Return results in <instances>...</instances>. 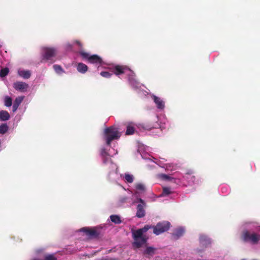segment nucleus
I'll use <instances>...</instances> for the list:
<instances>
[{"label": "nucleus", "mask_w": 260, "mask_h": 260, "mask_svg": "<svg viewBox=\"0 0 260 260\" xmlns=\"http://www.w3.org/2000/svg\"><path fill=\"white\" fill-rule=\"evenodd\" d=\"M80 54L82 57L87 60L89 62L94 64L99 69H110L112 72L120 78L127 77L128 82L131 86L135 90H139L141 88L142 85L135 78V73L129 68L123 66L115 65L111 66L105 62L101 57L98 55H90L89 53L81 51Z\"/></svg>", "instance_id": "2"}, {"label": "nucleus", "mask_w": 260, "mask_h": 260, "mask_svg": "<svg viewBox=\"0 0 260 260\" xmlns=\"http://www.w3.org/2000/svg\"><path fill=\"white\" fill-rule=\"evenodd\" d=\"M4 105L6 107H10L12 105V99L8 95H6L4 97Z\"/></svg>", "instance_id": "27"}, {"label": "nucleus", "mask_w": 260, "mask_h": 260, "mask_svg": "<svg viewBox=\"0 0 260 260\" xmlns=\"http://www.w3.org/2000/svg\"><path fill=\"white\" fill-rule=\"evenodd\" d=\"M57 48L54 47L44 46L41 48V55L42 59L49 60L54 57L57 53Z\"/></svg>", "instance_id": "6"}, {"label": "nucleus", "mask_w": 260, "mask_h": 260, "mask_svg": "<svg viewBox=\"0 0 260 260\" xmlns=\"http://www.w3.org/2000/svg\"><path fill=\"white\" fill-rule=\"evenodd\" d=\"M18 75L24 79L30 78L31 76V72L29 70L19 69L17 71Z\"/></svg>", "instance_id": "17"}, {"label": "nucleus", "mask_w": 260, "mask_h": 260, "mask_svg": "<svg viewBox=\"0 0 260 260\" xmlns=\"http://www.w3.org/2000/svg\"><path fill=\"white\" fill-rule=\"evenodd\" d=\"M135 197V195H133L132 196V199L133 200V203L135 204L138 202H140V204L137 206L136 216L139 218L143 217L145 215L144 207L146 206V204L142 199L139 197H137L136 199H134Z\"/></svg>", "instance_id": "9"}, {"label": "nucleus", "mask_w": 260, "mask_h": 260, "mask_svg": "<svg viewBox=\"0 0 260 260\" xmlns=\"http://www.w3.org/2000/svg\"><path fill=\"white\" fill-rule=\"evenodd\" d=\"M166 122H167V120H165L164 122L160 123V124H159L157 122H155L153 123L149 122L145 125L144 128L147 130H151L155 128L157 131H160L167 128Z\"/></svg>", "instance_id": "11"}, {"label": "nucleus", "mask_w": 260, "mask_h": 260, "mask_svg": "<svg viewBox=\"0 0 260 260\" xmlns=\"http://www.w3.org/2000/svg\"><path fill=\"white\" fill-rule=\"evenodd\" d=\"M135 187L136 189L137 190V192L133 194L132 195V196L133 195H135V197H134V199H136V198L138 197V195H137V193H138V192L139 191H140L141 192H144L146 188H145V185L142 183H136L135 185Z\"/></svg>", "instance_id": "19"}, {"label": "nucleus", "mask_w": 260, "mask_h": 260, "mask_svg": "<svg viewBox=\"0 0 260 260\" xmlns=\"http://www.w3.org/2000/svg\"><path fill=\"white\" fill-rule=\"evenodd\" d=\"M44 260H56V258L52 254L47 255L44 257Z\"/></svg>", "instance_id": "33"}, {"label": "nucleus", "mask_w": 260, "mask_h": 260, "mask_svg": "<svg viewBox=\"0 0 260 260\" xmlns=\"http://www.w3.org/2000/svg\"><path fill=\"white\" fill-rule=\"evenodd\" d=\"M100 75L103 77L108 78H110L111 77V76L112 75V74H111L110 73H109L107 71H104V72H101L100 73Z\"/></svg>", "instance_id": "32"}, {"label": "nucleus", "mask_w": 260, "mask_h": 260, "mask_svg": "<svg viewBox=\"0 0 260 260\" xmlns=\"http://www.w3.org/2000/svg\"><path fill=\"white\" fill-rule=\"evenodd\" d=\"M31 260H42V259L38 258H34Z\"/></svg>", "instance_id": "36"}, {"label": "nucleus", "mask_w": 260, "mask_h": 260, "mask_svg": "<svg viewBox=\"0 0 260 260\" xmlns=\"http://www.w3.org/2000/svg\"><path fill=\"white\" fill-rule=\"evenodd\" d=\"M135 131V124L133 122L129 123L126 126L125 134L126 135H133Z\"/></svg>", "instance_id": "23"}, {"label": "nucleus", "mask_w": 260, "mask_h": 260, "mask_svg": "<svg viewBox=\"0 0 260 260\" xmlns=\"http://www.w3.org/2000/svg\"><path fill=\"white\" fill-rule=\"evenodd\" d=\"M155 253V248L152 247H147L144 252V254L148 256H152Z\"/></svg>", "instance_id": "29"}, {"label": "nucleus", "mask_w": 260, "mask_h": 260, "mask_svg": "<svg viewBox=\"0 0 260 260\" xmlns=\"http://www.w3.org/2000/svg\"><path fill=\"white\" fill-rule=\"evenodd\" d=\"M13 87L21 92H25L28 88V84L22 81H17L13 84Z\"/></svg>", "instance_id": "13"}, {"label": "nucleus", "mask_w": 260, "mask_h": 260, "mask_svg": "<svg viewBox=\"0 0 260 260\" xmlns=\"http://www.w3.org/2000/svg\"><path fill=\"white\" fill-rule=\"evenodd\" d=\"M178 175V172H175L171 174L160 173L157 175V178L160 180L170 181L177 185L180 182Z\"/></svg>", "instance_id": "7"}, {"label": "nucleus", "mask_w": 260, "mask_h": 260, "mask_svg": "<svg viewBox=\"0 0 260 260\" xmlns=\"http://www.w3.org/2000/svg\"><path fill=\"white\" fill-rule=\"evenodd\" d=\"M103 260H117L115 258H106V259H104Z\"/></svg>", "instance_id": "35"}, {"label": "nucleus", "mask_w": 260, "mask_h": 260, "mask_svg": "<svg viewBox=\"0 0 260 260\" xmlns=\"http://www.w3.org/2000/svg\"><path fill=\"white\" fill-rule=\"evenodd\" d=\"M151 97L155 104L157 110L159 112L163 111L165 108V100L162 98L157 96L153 94L151 95Z\"/></svg>", "instance_id": "10"}, {"label": "nucleus", "mask_w": 260, "mask_h": 260, "mask_svg": "<svg viewBox=\"0 0 260 260\" xmlns=\"http://www.w3.org/2000/svg\"><path fill=\"white\" fill-rule=\"evenodd\" d=\"M88 67L84 63L80 62L77 65V70L81 74H85L88 70Z\"/></svg>", "instance_id": "22"}, {"label": "nucleus", "mask_w": 260, "mask_h": 260, "mask_svg": "<svg viewBox=\"0 0 260 260\" xmlns=\"http://www.w3.org/2000/svg\"><path fill=\"white\" fill-rule=\"evenodd\" d=\"M111 221L115 224H120L121 223L120 217L117 215H112L110 216Z\"/></svg>", "instance_id": "26"}, {"label": "nucleus", "mask_w": 260, "mask_h": 260, "mask_svg": "<svg viewBox=\"0 0 260 260\" xmlns=\"http://www.w3.org/2000/svg\"><path fill=\"white\" fill-rule=\"evenodd\" d=\"M259 227L260 225L256 222L246 223L241 234L242 240L253 245L257 244L260 241Z\"/></svg>", "instance_id": "4"}, {"label": "nucleus", "mask_w": 260, "mask_h": 260, "mask_svg": "<svg viewBox=\"0 0 260 260\" xmlns=\"http://www.w3.org/2000/svg\"><path fill=\"white\" fill-rule=\"evenodd\" d=\"M252 260H257V259H252Z\"/></svg>", "instance_id": "38"}, {"label": "nucleus", "mask_w": 260, "mask_h": 260, "mask_svg": "<svg viewBox=\"0 0 260 260\" xmlns=\"http://www.w3.org/2000/svg\"><path fill=\"white\" fill-rule=\"evenodd\" d=\"M170 222L168 221H162L158 223L156 226H151L146 225L144 228L132 231V236L134 239L133 245L135 248H138L146 245L147 238L144 234L149 229H153V233L158 235L167 231L170 227Z\"/></svg>", "instance_id": "3"}, {"label": "nucleus", "mask_w": 260, "mask_h": 260, "mask_svg": "<svg viewBox=\"0 0 260 260\" xmlns=\"http://www.w3.org/2000/svg\"><path fill=\"white\" fill-rule=\"evenodd\" d=\"M178 176L179 179L180 183H177V185L180 186H187L192 185L196 183V177L193 175L192 172L190 171L186 172L185 174H182L178 172Z\"/></svg>", "instance_id": "5"}, {"label": "nucleus", "mask_w": 260, "mask_h": 260, "mask_svg": "<svg viewBox=\"0 0 260 260\" xmlns=\"http://www.w3.org/2000/svg\"><path fill=\"white\" fill-rule=\"evenodd\" d=\"M185 233V228L182 226L176 228L172 234V238L174 240H177L182 237Z\"/></svg>", "instance_id": "15"}, {"label": "nucleus", "mask_w": 260, "mask_h": 260, "mask_svg": "<svg viewBox=\"0 0 260 260\" xmlns=\"http://www.w3.org/2000/svg\"><path fill=\"white\" fill-rule=\"evenodd\" d=\"M127 198L126 197H122L120 199V201L121 203H125L127 200Z\"/></svg>", "instance_id": "34"}, {"label": "nucleus", "mask_w": 260, "mask_h": 260, "mask_svg": "<svg viewBox=\"0 0 260 260\" xmlns=\"http://www.w3.org/2000/svg\"><path fill=\"white\" fill-rule=\"evenodd\" d=\"M9 73V69L8 68H5L2 69L0 71V77H4L6 76Z\"/></svg>", "instance_id": "31"}, {"label": "nucleus", "mask_w": 260, "mask_h": 260, "mask_svg": "<svg viewBox=\"0 0 260 260\" xmlns=\"http://www.w3.org/2000/svg\"><path fill=\"white\" fill-rule=\"evenodd\" d=\"M199 241L201 245L203 246H207L211 243V239L206 235L201 234L199 237Z\"/></svg>", "instance_id": "16"}, {"label": "nucleus", "mask_w": 260, "mask_h": 260, "mask_svg": "<svg viewBox=\"0 0 260 260\" xmlns=\"http://www.w3.org/2000/svg\"><path fill=\"white\" fill-rule=\"evenodd\" d=\"M121 133L122 131L115 126L106 128L104 131V139L106 145L105 147L101 149L100 154L102 165L108 170V177L112 181H116L118 179L119 175L118 173L117 165L111 159V157L118 153L117 144H114L113 147H111V142L118 139L121 136Z\"/></svg>", "instance_id": "1"}, {"label": "nucleus", "mask_w": 260, "mask_h": 260, "mask_svg": "<svg viewBox=\"0 0 260 260\" xmlns=\"http://www.w3.org/2000/svg\"><path fill=\"white\" fill-rule=\"evenodd\" d=\"M10 118L9 113L5 110H2L0 111V120L2 121H7Z\"/></svg>", "instance_id": "25"}, {"label": "nucleus", "mask_w": 260, "mask_h": 260, "mask_svg": "<svg viewBox=\"0 0 260 260\" xmlns=\"http://www.w3.org/2000/svg\"><path fill=\"white\" fill-rule=\"evenodd\" d=\"M122 178L125 182L132 183L134 180V176L128 173H125L124 174L120 175Z\"/></svg>", "instance_id": "21"}, {"label": "nucleus", "mask_w": 260, "mask_h": 260, "mask_svg": "<svg viewBox=\"0 0 260 260\" xmlns=\"http://www.w3.org/2000/svg\"><path fill=\"white\" fill-rule=\"evenodd\" d=\"M24 96H20L16 98L13 106V112H15L17 110L19 105L24 100Z\"/></svg>", "instance_id": "20"}, {"label": "nucleus", "mask_w": 260, "mask_h": 260, "mask_svg": "<svg viewBox=\"0 0 260 260\" xmlns=\"http://www.w3.org/2000/svg\"><path fill=\"white\" fill-rule=\"evenodd\" d=\"M141 156H142V158H145L144 157V156L142 155V154H141Z\"/></svg>", "instance_id": "37"}, {"label": "nucleus", "mask_w": 260, "mask_h": 260, "mask_svg": "<svg viewBox=\"0 0 260 260\" xmlns=\"http://www.w3.org/2000/svg\"><path fill=\"white\" fill-rule=\"evenodd\" d=\"M8 131V126L7 124H2L0 125V134H4Z\"/></svg>", "instance_id": "30"}, {"label": "nucleus", "mask_w": 260, "mask_h": 260, "mask_svg": "<svg viewBox=\"0 0 260 260\" xmlns=\"http://www.w3.org/2000/svg\"><path fill=\"white\" fill-rule=\"evenodd\" d=\"M173 192V191L171 187H162V192L159 196H156L154 195V199L153 200V201H155V199L157 198L168 196L169 195L171 194Z\"/></svg>", "instance_id": "18"}, {"label": "nucleus", "mask_w": 260, "mask_h": 260, "mask_svg": "<svg viewBox=\"0 0 260 260\" xmlns=\"http://www.w3.org/2000/svg\"><path fill=\"white\" fill-rule=\"evenodd\" d=\"M79 232L82 233L87 238L96 237L99 235V233L95 230L87 227L81 229Z\"/></svg>", "instance_id": "12"}, {"label": "nucleus", "mask_w": 260, "mask_h": 260, "mask_svg": "<svg viewBox=\"0 0 260 260\" xmlns=\"http://www.w3.org/2000/svg\"><path fill=\"white\" fill-rule=\"evenodd\" d=\"M53 68L56 74L58 75H61L62 74L64 73L65 71L62 68V67L58 64H54L53 66Z\"/></svg>", "instance_id": "28"}, {"label": "nucleus", "mask_w": 260, "mask_h": 260, "mask_svg": "<svg viewBox=\"0 0 260 260\" xmlns=\"http://www.w3.org/2000/svg\"><path fill=\"white\" fill-rule=\"evenodd\" d=\"M242 260H246V259H242Z\"/></svg>", "instance_id": "39"}, {"label": "nucleus", "mask_w": 260, "mask_h": 260, "mask_svg": "<svg viewBox=\"0 0 260 260\" xmlns=\"http://www.w3.org/2000/svg\"><path fill=\"white\" fill-rule=\"evenodd\" d=\"M147 160L155 163L159 167L165 169V170L167 171H172V168H173L174 167L173 164L167 162V160L164 158L157 159L154 157H152V158H148Z\"/></svg>", "instance_id": "8"}, {"label": "nucleus", "mask_w": 260, "mask_h": 260, "mask_svg": "<svg viewBox=\"0 0 260 260\" xmlns=\"http://www.w3.org/2000/svg\"><path fill=\"white\" fill-rule=\"evenodd\" d=\"M76 45L79 47L82 46L80 41L78 40H73L71 42L66 43L63 45V48L66 51H71L73 49V46Z\"/></svg>", "instance_id": "14"}, {"label": "nucleus", "mask_w": 260, "mask_h": 260, "mask_svg": "<svg viewBox=\"0 0 260 260\" xmlns=\"http://www.w3.org/2000/svg\"><path fill=\"white\" fill-rule=\"evenodd\" d=\"M219 191L223 196H226L230 192V187L227 184H222L219 187Z\"/></svg>", "instance_id": "24"}]
</instances>
